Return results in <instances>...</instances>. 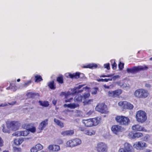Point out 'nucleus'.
Returning a JSON list of instances; mask_svg holds the SVG:
<instances>
[{
    "label": "nucleus",
    "instance_id": "15",
    "mask_svg": "<svg viewBox=\"0 0 152 152\" xmlns=\"http://www.w3.org/2000/svg\"><path fill=\"white\" fill-rule=\"evenodd\" d=\"M48 148L50 151H52L55 152L58 151L60 150V146L58 145H49Z\"/></svg>",
    "mask_w": 152,
    "mask_h": 152
},
{
    "label": "nucleus",
    "instance_id": "56",
    "mask_svg": "<svg viewBox=\"0 0 152 152\" xmlns=\"http://www.w3.org/2000/svg\"><path fill=\"white\" fill-rule=\"evenodd\" d=\"M72 99V98H71L70 99H67L65 101V102H71V101Z\"/></svg>",
    "mask_w": 152,
    "mask_h": 152
},
{
    "label": "nucleus",
    "instance_id": "26",
    "mask_svg": "<svg viewBox=\"0 0 152 152\" xmlns=\"http://www.w3.org/2000/svg\"><path fill=\"white\" fill-rule=\"evenodd\" d=\"M54 121L61 128H62L64 127L63 123L59 120L54 118Z\"/></svg>",
    "mask_w": 152,
    "mask_h": 152
},
{
    "label": "nucleus",
    "instance_id": "7",
    "mask_svg": "<svg viewBox=\"0 0 152 152\" xmlns=\"http://www.w3.org/2000/svg\"><path fill=\"white\" fill-rule=\"evenodd\" d=\"M20 126V124L18 121H12L7 124V127L15 130L18 129Z\"/></svg>",
    "mask_w": 152,
    "mask_h": 152
},
{
    "label": "nucleus",
    "instance_id": "33",
    "mask_svg": "<svg viewBox=\"0 0 152 152\" xmlns=\"http://www.w3.org/2000/svg\"><path fill=\"white\" fill-rule=\"evenodd\" d=\"M114 91L115 97L119 96L121 93V91L120 90H118Z\"/></svg>",
    "mask_w": 152,
    "mask_h": 152
},
{
    "label": "nucleus",
    "instance_id": "57",
    "mask_svg": "<svg viewBox=\"0 0 152 152\" xmlns=\"http://www.w3.org/2000/svg\"><path fill=\"white\" fill-rule=\"evenodd\" d=\"M57 102V100L54 99L52 101L53 104L54 105H55L56 104Z\"/></svg>",
    "mask_w": 152,
    "mask_h": 152
},
{
    "label": "nucleus",
    "instance_id": "61",
    "mask_svg": "<svg viewBox=\"0 0 152 152\" xmlns=\"http://www.w3.org/2000/svg\"><path fill=\"white\" fill-rule=\"evenodd\" d=\"M112 76H113V75H107V77H112Z\"/></svg>",
    "mask_w": 152,
    "mask_h": 152
},
{
    "label": "nucleus",
    "instance_id": "8",
    "mask_svg": "<svg viewBox=\"0 0 152 152\" xmlns=\"http://www.w3.org/2000/svg\"><path fill=\"white\" fill-rule=\"evenodd\" d=\"M83 85H79L78 86L75 87L73 89H71L72 91V93L70 92H68L67 93L64 92H62L64 95L65 97L67 98L68 97V96L71 94H73L76 93H77V91L78 90L80 89L83 86Z\"/></svg>",
    "mask_w": 152,
    "mask_h": 152
},
{
    "label": "nucleus",
    "instance_id": "53",
    "mask_svg": "<svg viewBox=\"0 0 152 152\" xmlns=\"http://www.w3.org/2000/svg\"><path fill=\"white\" fill-rule=\"evenodd\" d=\"M14 143L17 145H19V142L18 139H15L14 140Z\"/></svg>",
    "mask_w": 152,
    "mask_h": 152
},
{
    "label": "nucleus",
    "instance_id": "4",
    "mask_svg": "<svg viewBox=\"0 0 152 152\" xmlns=\"http://www.w3.org/2000/svg\"><path fill=\"white\" fill-rule=\"evenodd\" d=\"M81 140L79 139H75L68 141L66 143V146L68 147H73L80 145Z\"/></svg>",
    "mask_w": 152,
    "mask_h": 152
},
{
    "label": "nucleus",
    "instance_id": "23",
    "mask_svg": "<svg viewBox=\"0 0 152 152\" xmlns=\"http://www.w3.org/2000/svg\"><path fill=\"white\" fill-rule=\"evenodd\" d=\"M95 132L94 131L91 130H85L84 132V133L86 135H91L95 134Z\"/></svg>",
    "mask_w": 152,
    "mask_h": 152
},
{
    "label": "nucleus",
    "instance_id": "21",
    "mask_svg": "<svg viewBox=\"0 0 152 152\" xmlns=\"http://www.w3.org/2000/svg\"><path fill=\"white\" fill-rule=\"evenodd\" d=\"M119 77L118 75H116L115 76H114L113 77L112 79H98L97 80L98 82H107L108 81H111L112 80V79H113V80L115 79L116 78L118 77Z\"/></svg>",
    "mask_w": 152,
    "mask_h": 152
},
{
    "label": "nucleus",
    "instance_id": "31",
    "mask_svg": "<svg viewBox=\"0 0 152 152\" xmlns=\"http://www.w3.org/2000/svg\"><path fill=\"white\" fill-rule=\"evenodd\" d=\"M90 95L89 93H85L83 94V100L84 101L86 100V99L90 96Z\"/></svg>",
    "mask_w": 152,
    "mask_h": 152
},
{
    "label": "nucleus",
    "instance_id": "58",
    "mask_svg": "<svg viewBox=\"0 0 152 152\" xmlns=\"http://www.w3.org/2000/svg\"><path fill=\"white\" fill-rule=\"evenodd\" d=\"M19 145L23 141V140L22 138L19 139Z\"/></svg>",
    "mask_w": 152,
    "mask_h": 152
},
{
    "label": "nucleus",
    "instance_id": "16",
    "mask_svg": "<svg viewBox=\"0 0 152 152\" xmlns=\"http://www.w3.org/2000/svg\"><path fill=\"white\" fill-rule=\"evenodd\" d=\"M66 76L67 77H69L71 78H76L77 79L79 77L80 74L79 73L77 72L75 73L71 74L68 73L66 74Z\"/></svg>",
    "mask_w": 152,
    "mask_h": 152
},
{
    "label": "nucleus",
    "instance_id": "47",
    "mask_svg": "<svg viewBox=\"0 0 152 152\" xmlns=\"http://www.w3.org/2000/svg\"><path fill=\"white\" fill-rule=\"evenodd\" d=\"M88 87H84L83 89H81V90H79V89L77 91V93H81V92H82L83 90H86V89H88Z\"/></svg>",
    "mask_w": 152,
    "mask_h": 152
},
{
    "label": "nucleus",
    "instance_id": "41",
    "mask_svg": "<svg viewBox=\"0 0 152 152\" xmlns=\"http://www.w3.org/2000/svg\"><path fill=\"white\" fill-rule=\"evenodd\" d=\"M76 115L77 116H83V113L82 111L80 110H77L76 111Z\"/></svg>",
    "mask_w": 152,
    "mask_h": 152
},
{
    "label": "nucleus",
    "instance_id": "12",
    "mask_svg": "<svg viewBox=\"0 0 152 152\" xmlns=\"http://www.w3.org/2000/svg\"><path fill=\"white\" fill-rule=\"evenodd\" d=\"M29 134V131L27 129L22 131H18L15 132L12 134L13 136L18 137L20 136H26Z\"/></svg>",
    "mask_w": 152,
    "mask_h": 152
},
{
    "label": "nucleus",
    "instance_id": "36",
    "mask_svg": "<svg viewBox=\"0 0 152 152\" xmlns=\"http://www.w3.org/2000/svg\"><path fill=\"white\" fill-rule=\"evenodd\" d=\"M93 99H90L89 100H86L84 101L83 102V103L84 104H89L91 103V102H93Z\"/></svg>",
    "mask_w": 152,
    "mask_h": 152
},
{
    "label": "nucleus",
    "instance_id": "24",
    "mask_svg": "<svg viewBox=\"0 0 152 152\" xmlns=\"http://www.w3.org/2000/svg\"><path fill=\"white\" fill-rule=\"evenodd\" d=\"M48 85L49 88L51 89L54 90L56 88V86L54 85L53 81L49 82L48 83Z\"/></svg>",
    "mask_w": 152,
    "mask_h": 152
},
{
    "label": "nucleus",
    "instance_id": "40",
    "mask_svg": "<svg viewBox=\"0 0 152 152\" xmlns=\"http://www.w3.org/2000/svg\"><path fill=\"white\" fill-rule=\"evenodd\" d=\"M29 132H31L32 133H34L35 132L36 129L35 127H32L31 128H30L27 129Z\"/></svg>",
    "mask_w": 152,
    "mask_h": 152
},
{
    "label": "nucleus",
    "instance_id": "55",
    "mask_svg": "<svg viewBox=\"0 0 152 152\" xmlns=\"http://www.w3.org/2000/svg\"><path fill=\"white\" fill-rule=\"evenodd\" d=\"M79 129L82 131H85V128L84 127L80 126Z\"/></svg>",
    "mask_w": 152,
    "mask_h": 152
},
{
    "label": "nucleus",
    "instance_id": "63",
    "mask_svg": "<svg viewBox=\"0 0 152 152\" xmlns=\"http://www.w3.org/2000/svg\"><path fill=\"white\" fill-rule=\"evenodd\" d=\"M31 94L30 93H28L27 95H29L30 94Z\"/></svg>",
    "mask_w": 152,
    "mask_h": 152
},
{
    "label": "nucleus",
    "instance_id": "14",
    "mask_svg": "<svg viewBox=\"0 0 152 152\" xmlns=\"http://www.w3.org/2000/svg\"><path fill=\"white\" fill-rule=\"evenodd\" d=\"M112 132L115 134H117L120 132L122 131L123 129L122 127L118 125H115L112 126L111 128Z\"/></svg>",
    "mask_w": 152,
    "mask_h": 152
},
{
    "label": "nucleus",
    "instance_id": "60",
    "mask_svg": "<svg viewBox=\"0 0 152 152\" xmlns=\"http://www.w3.org/2000/svg\"><path fill=\"white\" fill-rule=\"evenodd\" d=\"M100 77H107V75H101Z\"/></svg>",
    "mask_w": 152,
    "mask_h": 152
},
{
    "label": "nucleus",
    "instance_id": "54",
    "mask_svg": "<svg viewBox=\"0 0 152 152\" xmlns=\"http://www.w3.org/2000/svg\"><path fill=\"white\" fill-rule=\"evenodd\" d=\"M3 131L4 132L7 133H10V130L9 129H7L6 130L4 128H3Z\"/></svg>",
    "mask_w": 152,
    "mask_h": 152
},
{
    "label": "nucleus",
    "instance_id": "27",
    "mask_svg": "<svg viewBox=\"0 0 152 152\" xmlns=\"http://www.w3.org/2000/svg\"><path fill=\"white\" fill-rule=\"evenodd\" d=\"M74 101L77 102H81L83 99V96L80 95H78L74 98Z\"/></svg>",
    "mask_w": 152,
    "mask_h": 152
},
{
    "label": "nucleus",
    "instance_id": "49",
    "mask_svg": "<svg viewBox=\"0 0 152 152\" xmlns=\"http://www.w3.org/2000/svg\"><path fill=\"white\" fill-rule=\"evenodd\" d=\"M94 111L93 110H90L89 112H88L86 113V115L87 116H89L91 114L93 113Z\"/></svg>",
    "mask_w": 152,
    "mask_h": 152
},
{
    "label": "nucleus",
    "instance_id": "19",
    "mask_svg": "<svg viewBox=\"0 0 152 152\" xmlns=\"http://www.w3.org/2000/svg\"><path fill=\"white\" fill-rule=\"evenodd\" d=\"M74 133V132L73 130H70L63 131L61 132V134L63 136H65L72 135Z\"/></svg>",
    "mask_w": 152,
    "mask_h": 152
},
{
    "label": "nucleus",
    "instance_id": "29",
    "mask_svg": "<svg viewBox=\"0 0 152 152\" xmlns=\"http://www.w3.org/2000/svg\"><path fill=\"white\" fill-rule=\"evenodd\" d=\"M39 103L41 105L45 107H48L49 105L48 102V101H44L42 102V101H39Z\"/></svg>",
    "mask_w": 152,
    "mask_h": 152
},
{
    "label": "nucleus",
    "instance_id": "20",
    "mask_svg": "<svg viewBox=\"0 0 152 152\" xmlns=\"http://www.w3.org/2000/svg\"><path fill=\"white\" fill-rule=\"evenodd\" d=\"M79 106V105L78 104L75 103H71L68 104H64V107H67L71 109H74L78 107Z\"/></svg>",
    "mask_w": 152,
    "mask_h": 152
},
{
    "label": "nucleus",
    "instance_id": "38",
    "mask_svg": "<svg viewBox=\"0 0 152 152\" xmlns=\"http://www.w3.org/2000/svg\"><path fill=\"white\" fill-rule=\"evenodd\" d=\"M142 136V134L141 133L138 132L134 133L135 138L141 137Z\"/></svg>",
    "mask_w": 152,
    "mask_h": 152
},
{
    "label": "nucleus",
    "instance_id": "10",
    "mask_svg": "<svg viewBox=\"0 0 152 152\" xmlns=\"http://www.w3.org/2000/svg\"><path fill=\"white\" fill-rule=\"evenodd\" d=\"M147 146V145L145 142L141 141L135 142L133 145V147L137 150L142 149Z\"/></svg>",
    "mask_w": 152,
    "mask_h": 152
},
{
    "label": "nucleus",
    "instance_id": "2",
    "mask_svg": "<svg viewBox=\"0 0 152 152\" xmlns=\"http://www.w3.org/2000/svg\"><path fill=\"white\" fill-rule=\"evenodd\" d=\"M116 121L121 125H127L130 122L129 119L123 116H117L115 118Z\"/></svg>",
    "mask_w": 152,
    "mask_h": 152
},
{
    "label": "nucleus",
    "instance_id": "1",
    "mask_svg": "<svg viewBox=\"0 0 152 152\" xmlns=\"http://www.w3.org/2000/svg\"><path fill=\"white\" fill-rule=\"evenodd\" d=\"M137 121L140 123H143L147 119L146 113L142 110H139L137 112L136 115Z\"/></svg>",
    "mask_w": 152,
    "mask_h": 152
},
{
    "label": "nucleus",
    "instance_id": "51",
    "mask_svg": "<svg viewBox=\"0 0 152 152\" xmlns=\"http://www.w3.org/2000/svg\"><path fill=\"white\" fill-rule=\"evenodd\" d=\"M31 82V80H29L27 82H26L24 86L26 87V86H28L29 84H30Z\"/></svg>",
    "mask_w": 152,
    "mask_h": 152
},
{
    "label": "nucleus",
    "instance_id": "34",
    "mask_svg": "<svg viewBox=\"0 0 152 152\" xmlns=\"http://www.w3.org/2000/svg\"><path fill=\"white\" fill-rule=\"evenodd\" d=\"M8 104H9L10 105H13L15 104L14 102H12L11 103H2L0 104V107H4L5 106H6L7 105H8Z\"/></svg>",
    "mask_w": 152,
    "mask_h": 152
},
{
    "label": "nucleus",
    "instance_id": "30",
    "mask_svg": "<svg viewBox=\"0 0 152 152\" xmlns=\"http://www.w3.org/2000/svg\"><path fill=\"white\" fill-rule=\"evenodd\" d=\"M6 89L7 90L11 89L15 91L16 90V87L15 84L12 85V84L10 83V86L7 88Z\"/></svg>",
    "mask_w": 152,
    "mask_h": 152
},
{
    "label": "nucleus",
    "instance_id": "44",
    "mask_svg": "<svg viewBox=\"0 0 152 152\" xmlns=\"http://www.w3.org/2000/svg\"><path fill=\"white\" fill-rule=\"evenodd\" d=\"M126 102L125 101H121L119 102L118 103V104L120 106H123V107H124L125 104V103Z\"/></svg>",
    "mask_w": 152,
    "mask_h": 152
},
{
    "label": "nucleus",
    "instance_id": "22",
    "mask_svg": "<svg viewBox=\"0 0 152 152\" xmlns=\"http://www.w3.org/2000/svg\"><path fill=\"white\" fill-rule=\"evenodd\" d=\"M93 126H95L97 125L99 122L100 118H95L91 119Z\"/></svg>",
    "mask_w": 152,
    "mask_h": 152
},
{
    "label": "nucleus",
    "instance_id": "13",
    "mask_svg": "<svg viewBox=\"0 0 152 152\" xmlns=\"http://www.w3.org/2000/svg\"><path fill=\"white\" fill-rule=\"evenodd\" d=\"M48 119H46L42 121L39 124L38 127V129L39 130L40 132H41L42 130H43L48 125Z\"/></svg>",
    "mask_w": 152,
    "mask_h": 152
},
{
    "label": "nucleus",
    "instance_id": "11",
    "mask_svg": "<svg viewBox=\"0 0 152 152\" xmlns=\"http://www.w3.org/2000/svg\"><path fill=\"white\" fill-rule=\"evenodd\" d=\"M106 105L104 103L99 104L96 107V111L101 112L102 113H105L106 112Z\"/></svg>",
    "mask_w": 152,
    "mask_h": 152
},
{
    "label": "nucleus",
    "instance_id": "48",
    "mask_svg": "<svg viewBox=\"0 0 152 152\" xmlns=\"http://www.w3.org/2000/svg\"><path fill=\"white\" fill-rule=\"evenodd\" d=\"M104 66L105 68H107L108 70H109L110 69V66L109 63L104 64Z\"/></svg>",
    "mask_w": 152,
    "mask_h": 152
},
{
    "label": "nucleus",
    "instance_id": "42",
    "mask_svg": "<svg viewBox=\"0 0 152 152\" xmlns=\"http://www.w3.org/2000/svg\"><path fill=\"white\" fill-rule=\"evenodd\" d=\"M108 95L109 96L115 97L114 91H109L108 92Z\"/></svg>",
    "mask_w": 152,
    "mask_h": 152
},
{
    "label": "nucleus",
    "instance_id": "45",
    "mask_svg": "<svg viewBox=\"0 0 152 152\" xmlns=\"http://www.w3.org/2000/svg\"><path fill=\"white\" fill-rule=\"evenodd\" d=\"M129 137L130 138H132V139H134V133H133L132 132H130L129 133Z\"/></svg>",
    "mask_w": 152,
    "mask_h": 152
},
{
    "label": "nucleus",
    "instance_id": "62",
    "mask_svg": "<svg viewBox=\"0 0 152 152\" xmlns=\"http://www.w3.org/2000/svg\"><path fill=\"white\" fill-rule=\"evenodd\" d=\"M17 81L18 82H19L20 81V79H18L17 80Z\"/></svg>",
    "mask_w": 152,
    "mask_h": 152
},
{
    "label": "nucleus",
    "instance_id": "25",
    "mask_svg": "<svg viewBox=\"0 0 152 152\" xmlns=\"http://www.w3.org/2000/svg\"><path fill=\"white\" fill-rule=\"evenodd\" d=\"M125 104L124 108H126L129 109H132L134 107L133 105L130 103L126 102Z\"/></svg>",
    "mask_w": 152,
    "mask_h": 152
},
{
    "label": "nucleus",
    "instance_id": "46",
    "mask_svg": "<svg viewBox=\"0 0 152 152\" xmlns=\"http://www.w3.org/2000/svg\"><path fill=\"white\" fill-rule=\"evenodd\" d=\"M124 64L121 63V62L118 64V67L120 70H122L124 68Z\"/></svg>",
    "mask_w": 152,
    "mask_h": 152
},
{
    "label": "nucleus",
    "instance_id": "43",
    "mask_svg": "<svg viewBox=\"0 0 152 152\" xmlns=\"http://www.w3.org/2000/svg\"><path fill=\"white\" fill-rule=\"evenodd\" d=\"M14 152H20L21 149L16 147H14L13 148Z\"/></svg>",
    "mask_w": 152,
    "mask_h": 152
},
{
    "label": "nucleus",
    "instance_id": "64",
    "mask_svg": "<svg viewBox=\"0 0 152 152\" xmlns=\"http://www.w3.org/2000/svg\"><path fill=\"white\" fill-rule=\"evenodd\" d=\"M3 152H9L8 151H4Z\"/></svg>",
    "mask_w": 152,
    "mask_h": 152
},
{
    "label": "nucleus",
    "instance_id": "59",
    "mask_svg": "<svg viewBox=\"0 0 152 152\" xmlns=\"http://www.w3.org/2000/svg\"><path fill=\"white\" fill-rule=\"evenodd\" d=\"M104 86L105 88H107V89L109 88L110 87V86L106 85H104Z\"/></svg>",
    "mask_w": 152,
    "mask_h": 152
},
{
    "label": "nucleus",
    "instance_id": "9",
    "mask_svg": "<svg viewBox=\"0 0 152 152\" xmlns=\"http://www.w3.org/2000/svg\"><path fill=\"white\" fill-rule=\"evenodd\" d=\"M132 146L128 143H125L124 144V147L120 148L118 152H132Z\"/></svg>",
    "mask_w": 152,
    "mask_h": 152
},
{
    "label": "nucleus",
    "instance_id": "28",
    "mask_svg": "<svg viewBox=\"0 0 152 152\" xmlns=\"http://www.w3.org/2000/svg\"><path fill=\"white\" fill-rule=\"evenodd\" d=\"M97 65L96 64H90L87 66H84V68H89L92 69L93 67L96 68L97 67Z\"/></svg>",
    "mask_w": 152,
    "mask_h": 152
},
{
    "label": "nucleus",
    "instance_id": "35",
    "mask_svg": "<svg viewBox=\"0 0 152 152\" xmlns=\"http://www.w3.org/2000/svg\"><path fill=\"white\" fill-rule=\"evenodd\" d=\"M57 81L60 83H63V79L62 76H59L57 79Z\"/></svg>",
    "mask_w": 152,
    "mask_h": 152
},
{
    "label": "nucleus",
    "instance_id": "52",
    "mask_svg": "<svg viewBox=\"0 0 152 152\" xmlns=\"http://www.w3.org/2000/svg\"><path fill=\"white\" fill-rule=\"evenodd\" d=\"M112 68L113 69H115L116 68L117 64L114 61V63L113 64H112Z\"/></svg>",
    "mask_w": 152,
    "mask_h": 152
},
{
    "label": "nucleus",
    "instance_id": "37",
    "mask_svg": "<svg viewBox=\"0 0 152 152\" xmlns=\"http://www.w3.org/2000/svg\"><path fill=\"white\" fill-rule=\"evenodd\" d=\"M30 151L31 152H37L38 151L36 145L32 147Z\"/></svg>",
    "mask_w": 152,
    "mask_h": 152
},
{
    "label": "nucleus",
    "instance_id": "18",
    "mask_svg": "<svg viewBox=\"0 0 152 152\" xmlns=\"http://www.w3.org/2000/svg\"><path fill=\"white\" fill-rule=\"evenodd\" d=\"M82 122L86 126L90 127L93 126L91 119L83 120Z\"/></svg>",
    "mask_w": 152,
    "mask_h": 152
},
{
    "label": "nucleus",
    "instance_id": "32",
    "mask_svg": "<svg viewBox=\"0 0 152 152\" xmlns=\"http://www.w3.org/2000/svg\"><path fill=\"white\" fill-rule=\"evenodd\" d=\"M35 82H38L42 80L41 76L40 75H36L35 76Z\"/></svg>",
    "mask_w": 152,
    "mask_h": 152
},
{
    "label": "nucleus",
    "instance_id": "3",
    "mask_svg": "<svg viewBox=\"0 0 152 152\" xmlns=\"http://www.w3.org/2000/svg\"><path fill=\"white\" fill-rule=\"evenodd\" d=\"M134 96L139 98H145L147 97L148 95V91L142 89H140L136 90L134 93Z\"/></svg>",
    "mask_w": 152,
    "mask_h": 152
},
{
    "label": "nucleus",
    "instance_id": "6",
    "mask_svg": "<svg viewBox=\"0 0 152 152\" xmlns=\"http://www.w3.org/2000/svg\"><path fill=\"white\" fill-rule=\"evenodd\" d=\"M96 148L98 152H107V145L102 142L98 143Z\"/></svg>",
    "mask_w": 152,
    "mask_h": 152
},
{
    "label": "nucleus",
    "instance_id": "50",
    "mask_svg": "<svg viewBox=\"0 0 152 152\" xmlns=\"http://www.w3.org/2000/svg\"><path fill=\"white\" fill-rule=\"evenodd\" d=\"M98 89V88H95L94 90L92 91V94H96L97 93V90Z\"/></svg>",
    "mask_w": 152,
    "mask_h": 152
},
{
    "label": "nucleus",
    "instance_id": "39",
    "mask_svg": "<svg viewBox=\"0 0 152 152\" xmlns=\"http://www.w3.org/2000/svg\"><path fill=\"white\" fill-rule=\"evenodd\" d=\"M35 145L38 151L41 150L43 148V146L40 144H38Z\"/></svg>",
    "mask_w": 152,
    "mask_h": 152
},
{
    "label": "nucleus",
    "instance_id": "5",
    "mask_svg": "<svg viewBox=\"0 0 152 152\" xmlns=\"http://www.w3.org/2000/svg\"><path fill=\"white\" fill-rule=\"evenodd\" d=\"M148 68V67L145 65L139 66H134L131 68H128L127 69V72L128 73H133L139 71L146 70Z\"/></svg>",
    "mask_w": 152,
    "mask_h": 152
},
{
    "label": "nucleus",
    "instance_id": "17",
    "mask_svg": "<svg viewBox=\"0 0 152 152\" xmlns=\"http://www.w3.org/2000/svg\"><path fill=\"white\" fill-rule=\"evenodd\" d=\"M133 130L137 131H144L145 129L142 126H141L138 124L133 125L132 127Z\"/></svg>",
    "mask_w": 152,
    "mask_h": 152
}]
</instances>
